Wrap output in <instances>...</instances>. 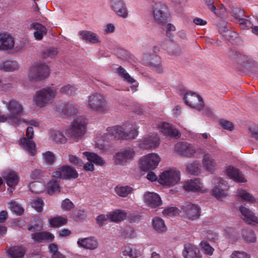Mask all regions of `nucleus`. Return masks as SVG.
Here are the masks:
<instances>
[{"label":"nucleus","mask_w":258,"mask_h":258,"mask_svg":"<svg viewBox=\"0 0 258 258\" xmlns=\"http://www.w3.org/2000/svg\"><path fill=\"white\" fill-rule=\"evenodd\" d=\"M87 103V108L94 111L105 113L110 109L104 96L99 93H94L89 96Z\"/></svg>","instance_id":"1"},{"label":"nucleus","mask_w":258,"mask_h":258,"mask_svg":"<svg viewBox=\"0 0 258 258\" xmlns=\"http://www.w3.org/2000/svg\"><path fill=\"white\" fill-rule=\"evenodd\" d=\"M56 90L53 87H46L36 92L33 99L35 105L39 107L45 106L54 100Z\"/></svg>","instance_id":"2"},{"label":"nucleus","mask_w":258,"mask_h":258,"mask_svg":"<svg viewBox=\"0 0 258 258\" xmlns=\"http://www.w3.org/2000/svg\"><path fill=\"white\" fill-rule=\"evenodd\" d=\"M87 121L85 118L79 117L72 123L69 128L66 131L68 137L73 140H79L82 138L86 132Z\"/></svg>","instance_id":"3"},{"label":"nucleus","mask_w":258,"mask_h":258,"mask_svg":"<svg viewBox=\"0 0 258 258\" xmlns=\"http://www.w3.org/2000/svg\"><path fill=\"white\" fill-rule=\"evenodd\" d=\"M108 133L115 139L124 140L135 139L138 134L136 127H132L129 132H126V128L119 125L109 127Z\"/></svg>","instance_id":"4"},{"label":"nucleus","mask_w":258,"mask_h":258,"mask_svg":"<svg viewBox=\"0 0 258 258\" xmlns=\"http://www.w3.org/2000/svg\"><path fill=\"white\" fill-rule=\"evenodd\" d=\"M180 172L174 168L165 170L160 175L159 182L162 185L170 186L177 184L180 180Z\"/></svg>","instance_id":"5"},{"label":"nucleus","mask_w":258,"mask_h":258,"mask_svg":"<svg viewBox=\"0 0 258 258\" xmlns=\"http://www.w3.org/2000/svg\"><path fill=\"white\" fill-rule=\"evenodd\" d=\"M7 107L9 111V120L11 124L17 125L21 121L22 118H20L23 114V108L22 106L16 101L11 100L6 104Z\"/></svg>","instance_id":"6"},{"label":"nucleus","mask_w":258,"mask_h":258,"mask_svg":"<svg viewBox=\"0 0 258 258\" xmlns=\"http://www.w3.org/2000/svg\"><path fill=\"white\" fill-rule=\"evenodd\" d=\"M49 75V68L45 64L33 66L30 70L28 77L31 81H37L45 79Z\"/></svg>","instance_id":"7"},{"label":"nucleus","mask_w":258,"mask_h":258,"mask_svg":"<svg viewBox=\"0 0 258 258\" xmlns=\"http://www.w3.org/2000/svg\"><path fill=\"white\" fill-rule=\"evenodd\" d=\"M34 135L33 127H28L26 131L27 137H24L19 141V145L31 155H34L36 152V146L32 140Z\"/></svg>","instance_id":"8"},{"label":"nucleus","mask_w":258,"mask_h":258,"mask_svg":"<svg viewBox=\"0 0 258 258\" xmlns=\"http://www.w3.org/2000/svg\"><path fill=\"white\" fill-rule=\"evenodd\" d=\"M160 159L155 153L149 154L142 157L140 160V168L142 170H154L158 166Z\"/></svg>","instance_id":"9"},{"label":"nucleus","mask_w":258,"mask_h":258,"mask_svg":"<svg viewBox=\"0 0 258 258\" xmlns=\"http://www.w3.org/2000/svg\"><path fill=\"white\" fill-rule=\"evenodd\" d=\"M183 95L184 102L187 105L198 110H201L204 108V102L200 95L190 91H186Z\"/></svg>","instance_id":"10"},{"label":"nucleus","mask_w":258,"mask_h":258,"mask_svg":"<svg viewBox=\"0 0 258 258\" xmlns=\"http://www.w3.org/2000/svg\"><path fill=\"white\" fill-rule=\"evenodd\" d=\"M52 177L62 179H76L78 177V173L74 167L64 165L57 168L53 173Z\"/></svg>","instance_id":"11"},{"label":"nucleus","mask_w":258,"mask_h":258,"mask_svg":"<svg viewBox=\"0 0 258 258\" xmlns=\"http://www.w3.org/2000/svg\"><path fill=\"white\" fill-rule=\"evenodd\" d=\"M154 17L156 21L161 25L166 23L169 18V13L167 6L161 3L155 5L154 9Z\"/></svg>","instance_id":"12"},{"label":"nucleus","mask_w":258,"mask_h":258,"mask_svg":"<svg viewBox=\"0 0 258 258\" xmlns=\"http://www.w3.org/2000/svg\"><path fill=\"white\" fill-rule=\"evenodd\" d=\"M135 151L132 148L128 147L117 153L113 158L114 163L116 165H125L128 160L133 158Z\"/></svg>","instance_id":"13"},{"label":"nucleus","mask_w":258,"mask_h":258,"mask_svg":"<svg viewBox=\"0 0 258 258\" xmlns=\"http://www.w3.org/2000/svg\"><path fill=\"white\" fill-rule=\"evenodd\" d=\"M111 9L119 17L126 18L128 10L123 0H110Z\"/></svg>","instance_id":"14"},{"label":"nucleus","mask_w":258,"mask_h":258,"mask_svg":"<svg viewBox=\"0 0 258 258\" xmlns=\"http://www.w3.org/2000/svg\"><path fill=\"white\" fill-rule=\"evenodd\" d=\"M175 151L179 155L186 157H191L196 151L194 147L186 142H179L175 145Z\"/></svg>","instance_id":"15"},{"label":"nucleus","mask_w":258,"mask_h":258,"mask_svg":"<svg viewBox=\"0 0 258 258\" xmlns=\"http://www.w3.org/2000/svg\"><path fill=\"white\" fill-rule=\"evenodd\" d=\"M182 210L186 217L192 220L199 218L201 215V209L196 204L186 203L182 206Z\"/></svg>","instance_id":"16"},{"label":"nucleus","mask_w":258,"mask_h":258,"mask_svg":"<svg viewBox=\"0 0 258 258\" xmlns=\"http://www.w3.org/2000/svg\"><path fill=\"white\" fill-rule=\"evenodd\" d=\"M144 61L146 65L149 66L153 70L158 73L163 72L162 66V61L160 56L155 54L146 56L144 58Z\"/></svg>","instance_id":"17"},{"label":"nucleus","mask_w":258,"mask_h":258,"mask_svg":"<svg viewBox=\"0 0 258 258\" xmlns=\"http://www.w3.org/2000/svg\"><path fill=\"white\" fill-rule=\"evenodd\" d=\"M160 144V139L157 134L144 137L140 141L139 146L141 149H149L157 148Z\"/></svg>","instance_id":"18"},{"label":"nucleus","mask_w":258,"mask_h":258,"mask_svg":"<svg viewBox=\"0 0 258 258\" xmlns=\"http://www.w3.org/2000/svg\"><path fill=\"white\" fill-rule=\"evenodd\" d=\"M227 189L226 182L223 179H219L218 184L212 190V195L217 200H222L227 196Z\"/></svg>","instance_id":"19"},{"label":"nucleus","mask_w":258,"mask_h":258,"mask_svg":"<svg viewBox=\"0 0 258 258\" xmlns=\"http://www.w3.org/2000/svg\"><path fill=\"white\" fill-rule=\"evenodd\" d=\"M57 110L66 116H71L78 112V106L75 104H69L59 102L56 106Z\"/></svg>","instance_id":"20"},{"label":"nucleus","mask_w":258,"mask_h":258,"mask_svg":"<svg viewBox=\"0 0 258 258\" xmlns=\"http://www.w3.org/2000/svg\"><path fill=\"white\" fill-rule=\"evenodd\" d=\"M144 202L149 207L155 208L160 206L162 201L160 196L154 192H146L144 196Z\"/></svg>","instance_id":"21"},{"label":"nucleus","mask_w":258,"mask_h":258,"mask_svg":"<svg viewBox=\"0 0 258 258\" xmlns=\"http://www.w3.org/2000/svg\"><path fill=\"white\" fill-rule=\"evenodd\" d=\"M77 244L80 247L90 250H94L98 246V241L93 237L79 238Z\"/></svg>","instance_id":"22"},{"label":"nucleus","mask_w":258,"mask_h":258,"mask_svg":"<svg viewBox=\"0 0 258 258\" xmlns=\"http://www.w3.org/2000/svg\"><path fill=\"white\" fill-rule=\"evenodd\" d=\"M226 174L231 179L237 182H245L247 181L242 172L233 166H229L227 167Z\"/></svg>","instance_id":"23"},{"label":"nucleus","mask_w":258,"mask_h":258,"mask_svg":"<svg viewBox=\"0 0 258 258\" xmlns=\"http://www.w3.org/2000/svg\"><path fill=\"white\" fill-rule=\"evenodd\" d=\"M160 131L165 136L178 138L180 136L179 131L174 128L170 123L163 122L159 125Z\"/></svg>","instance_id":"24"},{"label":"nucleus","mask_w":258,"mask_h":258,"mask_svg":"<svg viewBox=\"0 0 258 258\" xmlns=\"http://www.w3.org/2000/svg\"><path fill=\"white\" fill-rule=\"evenodd\" d=\"M183 187L184 189L188 191H200L202 190L203 184L199 178H195L186 181Z\"/></svg>","instance_id":"25"},{"label":"nucleus","mask_w":258,"mask_h":258,"mask_svg":"<svg viewBox=\"0 0 258 258\" xmlns=\"http://www.w3.org/2000/svg\"><path fill=\"white\" fill-rule=\"evenodd\" d=\"M13 38L7 33L0 34V50L11 49L14 46Z\"/></svg>","instance_id":"26"},{"label":"nucleus","mask_w":258,"mask_h":258,"mask_svg":"<svg viewBox=\"0 0 258 258\" xmlns=\"http://www.w3.org/2000/svg\"><path fill=\"white\" fill-rule=\"evenodd\" d=\"M182 254L184 258H201L200 250L190 243L184 244Z\"/></svg>","instance_id":"27"},{"label":"nucleus","mask_w":258,"mask_h":258,"mask_svg":"<svg viewBox=\"0 0 258 258\" xmlns=\"http://www.w3.org/2000/svg\"><path fill=\"white\" fill-rule=\"evenodd\" d=\"M31 238L36 242H42L51 241L54 236L52 234L47 232H40L32 233Z\"/></svg>","instance_id":"28"},{"label":"nucleus","mask_w":258,"mask_h":258,"mask_svg":"<svg viewBox=\"0 0 258 258\" xmlns=\"http://www.w3.org/2000/svg\"><path fill=\"white\" fill-rule=\"evenodd\" d=\"M240 211L243 216L244 220L248 224H256L258 223V218L248 209L243 206L240 207Z\"/></svg>","instance_id":"29"},{"label":"nucleus","mask_w":258,"mask_h":258,"mask_svg":"<svg viewBox=\"0 0 258 258\" xmlns=\"http://www.w3.org/2000/svg\"><path fill=\"white\" fill-rule=\"evenodd\" d=\"M31 28L35 30L34 35L36 39L40 40L42 39L43 35H46L47 30L44 26L39 23H32L30 25Z\"/></svg>","instance_id":"30"},{"label":"nucleus","mask_w":258,"mask_h":258,"mask_svg":"<svg viewBox=\"0 0 258 258\" xmlns=\"http://www.w3.org/2000/svg\"><path fill=\"white\" fill-rule=\"evenodd\" d=\"M202 163L204 167L207 171L213 172L215 170L216 163L210 154L208 153L204 154L202 160Z\"/></svg>","instance_id":"31"},{"label":"nucleus","mask_w":258,"mask_h":258,"mask_svg":"<svg viewBox=\"0 0 258 258\" xmlns=\"http://www.w3.org/2000/svg\"><path fill=\"white\" fill-rule=\"evenodd\" d=\"M7 185L11 187L15 186L19 182V177L17 173L14 171H11L7 173L4 176Z\"/></svg>","instance_id":"32"},{"label":"nucleus","mask_w":258,"mask_h":258,"mask_svg":"<svg viewBox=\"0 0 258 258\" xmlns=\"http://www.w3.org/2000/svg\"><path fill=\"white\" fill-rule=\"evenodd\" d=\"M79 35L81 38L86 41L92 43H96L99 42L96 34L92 32L89 31H82L79 32Z\"/></svg>","instance_id":"33"},{"label":"nucleus","mask_w":258,"mask_h":258,"mask_svg":"<svg viewBox=\"0 0 258 258\" xmlns=\"http://www.w3.org/2000/svg\"><path fill=\"white\" fill-rule=\"evenodd\" d=\"M8 253L12 258H23L25 250L22 247L14 246L8 249Z\"/></svg>","instance_id":"34"},{"label":"nucleus","mask_w":258,"mask_h":258,"mask_svg":"<svg viewBox=\"0 0 258 258\" xmlns=\"http://www.w3.org/2000/svg\"><path fill=\"white\" fill-rule=\"evenodd\" d=\"M83 154L87 157V160L91 163H94L98 165H103L105 163L102 157L94 153L84 152Z\"/></svg>","instance_id":"35"},{"label":"nucleus","mask_w":258,"mask_h":258,"mask_svg":"<svg viewBox=\"0 0 258 258\" xmlns=\"http://www.w3.org/2000/svg\"><path fill=\"white\" fill-rule=\"evenodd\" d=\"M18 69V65L15 61L6 60L0 63V70H3L6 72L14 71Z\"/></svg>","instance_id":"36"},{"label":"nucleus","mask_w":258,"mask_h":258,"mask_svg":"<svg viewBox=\"0 0 258 258\" xmlns=\"http://www.w3.org/2000/svg\"><path fill=\"white\" fill-rule=\"evenodd\" d=\"M241 235L243 238L248 242H255L256 240L254 231L248 228H244L241 231Z\"/></svg>","instance_id":"37"},{"label":"nucleus","mask_w":258,"mask_h":258,"mask_svg":"<svg viewBox=\"0 0 258 258\" xmlns=\"http://www.w3.org/2000/svg\"><path fill=\"white\" fill-rule=\"evenodd\" d=\"M48 222L52 227H59L67 223L66 216H57L49 219Z\"/></svg>","instance_id":"38"},{"label":"nucleus","mask_w":258,"mask_h":258,"mask_svg":"<svg viewBox=\"0 0 258 258\" xmlns=\"http://www.w3.org/2000/svg\"><path fill=\"white\" fill-rule=\"evenodd\" d=\"M154 229L158 232H162L166 230V227L164 221L160 218L155 217L152 220Z\"/></svg>","instance_id":"39"},{"label":"nucleus","mask_w":258,"mask_h":258,"mask_svg":"<svg viewBox=\"0 0 258 258\" xmlns=\"http://www.w3.org/2000/svg\"><path fill=\"white\" fill-rule=\"evenodd\" d=\"M50 138L56 143H64L67 141V138L63 135V133L57 131H51L50 132Z\"/></svg>","instance_id":"40"},{"label":"nucleus","mask_w":258,"mask_h":258,"mask_svg":"<svg viewBox=\"0 0 258 258\" xmlns=\"http://www.w3.org/2000/svg\"><path fill=\"white\" fill-rule=\"evenodd\" d=\"M133 188L130 186H117L115 188V191L116 194L121 197H126L130 194Z\"/></svg>","instance_id":"41"},{"label":"nucleus","mask_w":258,"mask_h":258,"mask_svg":"<svg viewBox=\"0 0 258 258\" xmlns=\"http://www.w3.org/2000/svg\"><path fill=\"white\" fill-rule=\"evenodd\" d=\"M111 221L118 222L123 220L126 218V213L120 210H116L109 215Z\"/></svg>","instance_id":"42"},{"label":"nucleus","mask_w":258,"mask_h":258,"mask_svg":"<svg viewBox=\"0 0 258 258\" xmlns=\"http://www.w3.org/2000/svg\"><path fill=\"white\" fill-rule=\"evenodd\" d=\"M47 192L49 195H52L56 191H60V186L57 179L52 180L47 183Z\"/></svg>","instance_id":"43"},{"label":"nucleus","mask_w":258,"mask_h":258,"mask_svg":"<svg viewBox=\"0 0 258 258\" xmlns=\"http://www.w3.org/2000/svg\"><path fill=\"white\" fill-rule=\"evenodd\" d=\"M9 208L12 212L18 215H21L24 212V209L17 202L12 201L8 204Z\"/></svg>","instance_id":"44"},{"label":"nucleus","mask_w":258,"mask_h":258,"mask_svg":"<svg viewBox=\"0 0 258 258\" xmlns=\"http://www.w3.org/2000/svg\"><path fill=\"white\" fill-rule=\"evenodd\" d=\"M117 72L118 75L121 77L124 81L129 83H133L135 82V80L132 78L122 67H119L117 69Z\"/></svg>","instance_id":"45"},{"label":"nucleus","mask_w":258,"mask_h":258,"mask_svg":"<svg viewBox=\"0 0 258 258\" xmlns=\"http://www.w3.org/2000/svg\"><path fill=\"white\" fill-rule=\"evenodd\" d=\"M186 170L192 175H198L200 173L199 164L197 162H193L186 166Z\"/></svg>","instance_id":"46"},{"label":"nucleus","mask_w":258,"mask_h":258,"mask_svg":"<svg viewBox=\"0 0 258 258\" xmlns=\"http://www.w3.org/2000/svg\"><path fill=\"white\" fill-rule=\"evenodd\" d=\"M49 252L51 253V258H66V256L58 251L56 244L52 243L49 245Z\"/></svg>","instance_id":"47"},{"label":"nucleus","mask_w":258,"mask_h":258,"mask_svg":"<svg viewBox=\"0 0 258 258\" xmlns=\"http://www.w3.org/2000/svg\"><path fill=\"white\" fill-rule=\"evenodd\" d=\"M43 159L48 165H51L56 161L55 156L54 154L50 151H46L42 154Z\"/></svg>","instance_id":"48"},{"label":"nucleus","mask_w":258,"mask_h":258,"mask_svg":"<svg viewBox=\"0 0 258 258\" xmlns=\"http://www.w3.org/2000/svg\"><path fill=\"white\" fill-rule=\"evenodd\" d=\"M237 196L244 201L251 202H254L255 201L254 198L244 189L238 190L237 191Z\"/></svg>","instance_id":"49"},{"label":"nucleus","mask_w":258,"mask_h":258,"mask_svg":"<svg viewBox=\"0 0 258 258\" xmlns=\"http://www.w3.org/2000/svg\"><path fill=\"white\" fill-rule=\"evenodd\" d=\"M234 16L236 19L239 20L241 24H246L248 20L244 19V12L243 10L236 9L234 12Z\"/></svg>","instance_id":"50"},{"label":"nucleus","mask_w":258,"mask_h":258,"mask_svg":"<svg viewBox=\"0 0 258 258\" xmlns=\"http://www.w3.org/2000/svg\"><path fill=\"white\" fill-rule=\"evenodd\" d=\"M58 53L57 49L55 48H50L47 49L42 53V57L44 58L54 57Z\"/></svg>","instance_id":"51"},{"label":"nucleus","mask_w":258,"mask_h":258,"mask_svg":"<svg viewBox=\"0 0 258 258\" xmlns=\"http://www.w3.org/2000/svg\"><path fill=\"white\" fill-rule=\"evenodd\" d=\"M68 160L71 163L77 167H82L84 164L81 159L74 155H69Z\"/></svg>","instance_id":"52"},{"label":"nucleus","mask_w":258,"mask_h":258,"mask_svg":"<svg viewBox=\"0 0 258 258\" xmlns=\"http://www.w3.org/2000/svg\"><path fill=\"white\" fill-rule=\"evenodd\" d=\"M31 204L32 207L38 212H41L42 211L44 203L41 198H37L34 199Z\"/></svg>","instance_id":"53"},{"label":"nucleus","mask_w":258,"mask_h":258,"mask_svg":"<svg viewBox=\"0 0 258 258\" xmlns=\"http://www.w3.org/2000/svg\"><path fill=\"white\" fill-rule=\"evenodd\" d=\"M60 92L68 95H74L76 93V89L73 86L68 85L62 87L60 89Z\"/></svg>","instance_id":"54"},{"label":"nucleus","mask_w":258,"mask_h":258,"mask_svg":"<svg viewBox=\"0 0 258 258\" xmlns=\"http://www.w3.org/2000/svg\"><path fill=\"white\" fill-rule=\"evenodd\" d=\"M61 207L63 210L70 211L74 209L75 206L74 204L68 199H66L62 201Z\"/></svg>","instance_id":"55"},{"label":"nucleus","mask_w":258,"mask_h":258,"mask_svg":"<svg viewBox=\"0 0 258 258\" xmlns=\"http://www.w3.org/2000/svg\"><path fill=\"white\" fill-rule=\"evenodd\" d=\"M201 245L206 253L209 255H212L213 254L214 248L211 246H210L207 241H202L201 242Z\"/></svg>","instance_id":"56"},{"label":"nucleus","mask_w":258,"mask_h":258,"mask_svg":"<svg viewBox=\"0 0 258 258\" xmlns=\"http://www.w3.org/2000/svg\"><path fill=\"white\" fill-rule=\"evenodd\" d=\"M220 124L222 127L225 130L232 131L234 129L233 124L231 122L226 119H221L220 121Z\"/></svg>","instance_id":"57"},{"label":"nucleus","mask_w":258,"mask_h":258,"mask_svg":"<svg viewBox=\"0 0 258 258\" xmlns=\"http://www.w3.org/2000/svg\"><path fill=\"white\" fill-rule=\"evenodd\" d=\"M177 213V209L175 207H170L165 209L163 211L164 215L172 217L175 215Z\"/></svg>","instance_id":"58"},{"label":"nucleus","mask_w":258,"mask_h":258,"mask_svg":"<svg viewBox=\"0 0 258 258\" xmlns=\"http://www.w3.org/2000/svg\"><path fill=\"white\" fill-rule=\"evenodd\" d=\"M108 219H109V215L106 216L105 215H100L97 217L96 223L100 227H101Z\"/></svg>","instance_id":"59"},{"label":"nucleus","mask_w":258,"mask_h":258,"mask_svg":"<svg viewBox=\"0 0 258 258\" xmlns=\"http://www.w3.org/2000/svg\"><path fill=\"white\" fill-rule=\"evenodd\" d=\"M231 258H250V255L244 252L235 251L231 255Z\"/></svg>","instance_id":"60"},{"label":"nucleus","mask_w":258,"mask_h":258,"mask_svg":"<svg viewBox=\"0 0 258 258\" xmlns=\"http://www.w3.org/2000/svg\"><path fill=\"white\" fill-rule=\"evenodd\" d=\"M133 251V248L130 246H125L122 251V254L124 256L128 255L130 257L132 258H136L137 255L135 254H131Z\"/></svg>","instance_id":"61"},{"label":"nucleus","mask_w":258,"mask_h":258,"mask_svg":"<svg viewBox=\"0 0 258 258\" xmlns=\"http://www.w3.org/2000/svg\"><path fill=\"white\" fill-rule=\"evenodd\" d=\"M40 186H42V184L40 183L35 181L31 184L30 189L32 192L39 194L41 192V190H38L37 187Z\"/></svg>","instance_id":"62"},{"label":"nucleus","mask_w":258,"mask_h":258,"mask_svg":"<svg viewBox=\"0 0 258 258\" xmlns=\"http://www.w3.org/2000/svg\"><path fill=\"white\" fill-rule=\"evenodd\" d=\"M222 35L226 40H229L232 38L236 37V33L228 29L226 30V31L223 34H222Z\"/></svg>","instance_id":"63"},{"label":"nucleus","mask_w":258,"mask_h":258,"mask_svg":"<svg viewBox=\"0 0 258 258\" xmlns=\"http://www.w3.org/2000/svg\"><path fill=\"white\" fill-rule=\"evenodd\" d=\"M227 22L223 20H221L219 22L218 25V30L221 34L225 32L226 30L228 29L227 28Z\"/></svg>","instance_id":"64"}]
</instances>
